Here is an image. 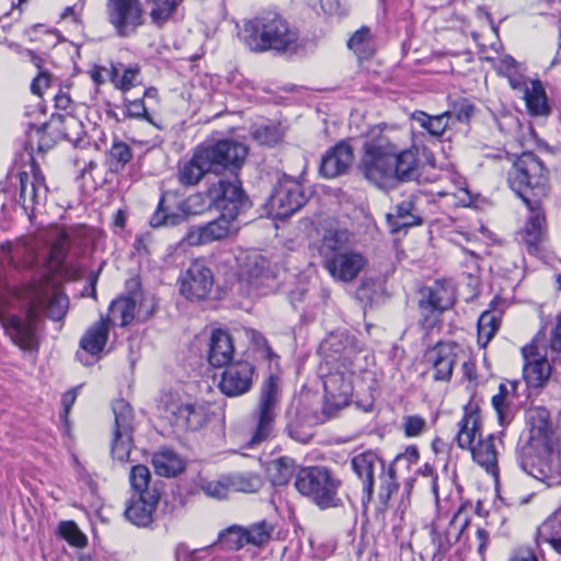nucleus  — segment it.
I'll return each instance as SVG.
<instances>
[{
    "label": "nucleus",
    "instance_id": "f257e3e1",
    "mask_svg": "<svg viewBox=\"0 0 561 561\" xmlns=\"http://www.w3.org/2000/svg\"><path fill=\"white\" fill-rule=\"evenodd\" d=\"M527 428L517 445V460L520 468L535 479L548 484L561 479L559 435L553 426L550 412L543 407L527 412Z\"/></svg>",
    "mask_w": 561,
    "mask_h": 561
},
{
    "label": "nucleus",
    "instance_id": "f03ea898",
    "mask_svg": "<svg viewBox=\"0 0 561 561\" xmlns=\"http://www.w3.org/2000/svg\"><path fill=\"white\" fill-rule=\"evenodd\" d=\"M27 302L24 318L11 316L3 321L5 333L23 351L36 352L39 346L37 322L42 314L54 321L65 318L69 300L49 277H43L27 285L23 291Z\"/></svg>",
    "mask_w": 561,
    "mask_h": 561
},
{
    "label": "nucleus",
    "instance_id": "7ed1b4c3",
    "mask_svg": "<svg viewBox=\"0 0 561 561\" xmlns=\"http://www.w3.org/2000/svg\"><path fill=\"white\" fill-rule=\"evenodd\" d=\"M241 39L254 53L286 51L296 46L298 34L278 12L267 10L244 21Z\"/></svg>",
    "mask_w": 561,
    "mask_h": 561
},
{
    "label": "nucleus",
    "instance_id": "20e7f679",
    "mask_svg": "<svg viewBox=\"0 0 561 561\" xmlns=\"http://www.w3.org/2000/svg\"><path fill=\"white\" fill-rule=\"evenodd\" d=\"M512 165L507 171L510 188L525 205L543 203L550 193L549 170L543 161L530 151L510 157Z\"/></svg>",
    "mask_w": 561,
    "mask_h": 561
},
{
    "label": "nucleus",
    "instance_id": "39448f33",
    "mask_svg": "<svg viewBox=\"0 0 561 561\" xmlns=\"http://www.w3.org/2000/svg\"><path fill=\"white\" fill-rule=\"evenodd\" d=\"M396 150V141L383 128H370L358 163V170L364 179L382 190L392 187V162Z\"/></svg>",
    "mask_w": 561,
    "mask_h": 561
},
{
    "label": "nucleus",
    "instance_id": "423d86ee",
    "mask_svg": "<svg viewBox=\"0 0 561 561\" xmlns=\"http://www.w3.org/2000/svg\"><path fill=\"white\" fill-rule=\"evenodd\" d=\"M542 341L543 336L541 337V332H539L531 343L523 347L524 377L528 386L534 388L543 386L551 375L552 367L548 356H550L552 365L561 366V313L556 318V325L551 331L550 342L543 355L539 352Z\"/></svg>",
    "mask_w": 561,
    "mask_h": 561
},
{
    "label": "nucleus",
    "instance_id": "0eeeda50",
    "mask_svg": "<svg viewBox=\"0 0 561 561\" xmlns=\"http://www.w3.org/2000/svg\"><path fill=\"white\" fill-rule=\"evenodd\" d=\"M341 481L323 466L301 468L296 473L295 488L321 510L342 505L339 497Z\"/></svg>",
    "mask_w": 561,
    "mask_h": 561
},
{
    "label": "nucleus",
    "instance_id": "6e6552de",
    "mask_svg": "<svg viewBox=\"0 0 561 561\" xmlns=\"http://www.w3.org/2000/svg\"><path fill=\"white\" fill-rule=\"evenodd\" d=\"M37 264V241L33 237H24L14 242L0 245V309L8 302L10 293L7 282L14 273L31 270Z\"/></svg>",
    "mask_w": 561,
    "mask_h": 561
},
{
    "label": "nucleus",
    "instance_id": "1a4fd4ad",
    "mask_svg": "<svg viewBox=\"0 0 561 561\" xmlns=\"http://www.w3.org/2000/svg\"><path fill=\"white\" fill-rule=\"evenodd\" d=\"M279 397V379L271 375L262 385L259 407L253 413L254 427L249 447L253 448L272 436Z\"/></svg>",
    "mask_w": 561,
    "mask_h": 561
},
{
    "label": "nucleus",
    "instance_id": "9d476101",
    "mask_svg": "<svg viewBox=\"0 0 561 561\" xmlns=\"http://www.w3.org/2000/svg\"><path fill=\"white\" fill-rule=\"evenodd\" d=\"M47 129L72 144H78L84 135L83 124L76 116L70 114L53 115L49 123L30 126L26 131L25 149L31 152L35 150L43 152L45 148L49 147V141L46 139Z\"/></svg>",
    "mask_w": 561,
    "mask_h": 561
},
{
    "label": "nucleus",
    "instance_id": "9b49d317",
    "mask_svg": "<svg viewBox=\"0 0 561 561\" xmlns=\"http://www.w3.org/2000/svg\"><path fill=\"white\" fill-rule=\"evenodd\" d=\"M201 145L215 174H221L225 171L237 174L249 154L248 147L234 139L206 141Z\"/></svg>",
    "mask_w": 561,
    "mask_h": 561
},
{
    "label": "nucleus",
    "instance_id": "f8f14e48",
    "mask_svg": "<svg viewBox=\"0 0 561 561\" xmlns=\"http://www.w3.org/2000/svg\"><path fill=\"white\" fill-rule=\"evenodd\" d=\"M455 302L453 288L442 282H435L420 290L419 310L420 325L428 331L439 321L442 313L453 307Z\"/></svg>",
    "mask_w": 561,
    "mask_h": 561
},
{
    "label": "nucleus",
    "instance_id": "ddd939ff",
    "mask_svg": "<svg viewBox=\"0 0 561 561\" xmlns=\"http://www.w3.org/2000/svg\"><path fill=\"white\" fill-rule=\"evenodd\" d=\"M307 203V196L300 182L284 175L274 186L266 202L270 216L287 218L299 210Z\"/></svg>",
    "mask_w": 561,
    "mask_h": 561
},
{
    "label": "nucleus",
    "instance_id": "4468645a",
    "mask_svg": "<svg viewBox=\"0 0 561 561\" xmlns=\"http://www.w3.org/2000/svg\"><path fill=\"white\" fill-rule=\"evenodd\" d=\"M208 196L216 209L230 218L237 219L251 207V202L238 180H219L209 186Z\"/></svg>",
    "mask_w": 561,
    "mask_h": 561
},
{
    "label": "nucleus",
    "instance_id": "2eb2a0df",
    "mask_svg": "<svg viewBox=\"0 0 561 561\" xmlns=\"http://www.w3.org/2000/svg\"><path fill=\"white\" fill-rule=\"evenodd\" d=\"M112 409L115 416V428L111 445V454L114 460L125 463L129 459L133 446V409L124 399L115 400Z\"/></svg>",
    "mask_w": 561,
    "mask_h": 561
},
{
    "label": "nucleus",
    "instance_id": "dca6fc26",
    "mask_svg": "<svg viewBox=\"0 0 561 561\" xmlns=\"http://www.w3.org/2000/svg\"><path fill=\"white\" fill-rule=\"evenodd\" d=\"M106 16L119 37H129L144 23L140 0H107Z\"/></svg>",
    "mask_w": 561,
    "mask_h": 561
},
{
    "label": "nucleus",
    "instance_id": "f3484780",
    "mask_svg": "<svg viewBox=\"0 0 561 561\" xmlns=\"http://www.w3.org/2000/svg\"><path fill=\"white\" fill-rule=\"evenodd\" d=\"M356 339L346 331H335L329 334L320 344L319 352L328 364L341 363L343 368L353 364L359 353Z\"/></svg>",
    "mask_w": 561,
    "mask_h": 561
},
{
    "label": "nucleus",
    "instance_id": "a211bd4d",
    "mask_svg": "<svg viewBox=\"0 0 561 561\" xmlns=\"http://www.w3.org/2000/svg\"><path fill=\"white\" fill-rule=\"evenodd\" d=\"M110 327L105 318L93 323L80 339L77 359L84 366L94 365L103 353L108 340Z\"/></svg>",
    "mask_w": 561,
    "mask_h": 561
},
{
    "label": "nucleus",
    "instance_id": "6ab92c4d",
    "mask_svg": "<svg viewBox=\"0 0 561 561\" xmlns=\"http://www.w3.org/2000/svg\"><path fill=\"white\" fill-rule=\"evenodd\" d=\"M236 220V218L227 217L225 214L220 213L218 218L206 225L188 228L184 241L192 247H198L222 240L238 230L234 226Z\"/></svg>",
    "mask_w": 561,
    "mask_h": 561
},
{
    "label": "nucleus",
    "instance_id": "aec40b11",
    "mask_svg": "<svg viewBox=\"0 0 561 561\" xmlns=\"http://www.w3.org/2000/svg\"><path fill=\"white\" fill-rule=\"evenodd\" d=\"M254 367L244 360L226 365L219 381L220 391L227 397H239L247 393L252 386Z\"/></svg>",
    "mask_w": 561,
    "mask_h": 561
},
{
    "label": "nucleus",
    "instance_id": "412c9836",
    "mask_svg": "<svg viewBox=\"0 0 561 561\" xmlns=\"http://www.w3.org/2000/svg\"><path fill=\"white\" fill-rule=\"evenodd\" d=\"M214 284L211 271L203 261H193L181 277L180 291L188 299L205 298Z\"/></svg>",
    "mask_w": 561,
    "mask_h": 561
},
{
    "label": "nucleus",
    "instance_id": "4be33fe9",
    "mask_svg": "<svg viewBox=\"0 0 561 561\" xmlns=\"http://www.w3.org/2000/svg\"><path fill=\"white\" fill-rule=\"evenodd\" d=\"M543 203L526 205L529 215L522 231V240L531 255H540L547 239V222L542 208Z\"/></svg>",
    "mask_w": 561,
    "mask_h": 561
},
{
    "label": "nucleus",
    "instance_id": "5701e85b",
    "mask_svg": "<svg viewBox=\"0 0 561 561\" xmlns=\"http://www.w3.org/2000/svg\"><path fill=\"white\" fill-rule=\"evenodd\" d=\"M461 353V347L455 342H440L427 351L426 359L432 364L435 381H449L451 379L454 367Z\"/></svg>",
    "mask_w": 561,
    "mask_h": 561
},
{
    "label": "nucleus",
    "instance_id": "b1692460",
    "mask_svg": "<svg viewBox=\"0 0 561 561\" xmlns=\"http://www.w3.org/2000/svg\"><path fill=\"white\" fill-rule=\"evenodd\" d=\"M367 260L362 253L348 249L325 262L323 266L333 279L351 283L365 268Z\"/></svg>",
    "mask_w": 561,
    "mask_h": 561
},
{
    "label": "nucleus",
    "instance_id": "393cba45",
    "mask_svg": "<svg viewBox=\"0 0 561 561\" xmlns=\"http://www.w3.org/2000/svg\"><path fill=\"white\" fill-rule=\"evenodd\" d=\"M354 161V151L352 146L342 140L330 148L322 157L320 173L328 179L347 173Z\"/></svg>",
    "mask_w": 561,
    "mask_h": 561
},
{
    "label": "nucleus",
    "instance_id": "a878e982",
    "mask_svg": "<svg viewBox=\"0 0 561 561\" xmlns=\"http://www.w3.org/2000/svg\"><path fill=\"white\" fill-rule=\"evenodd\" d=\"M352 469L363 482V491L370 500L374 494L375 474L385 469L383 461L371 450L363 451L352 458Z\"/></svg>",
    "mask_w": 561,
    "mask_h": 561
},
{
    "label": "nucleus",
    "instance_id": "bb28decb",
    "mask_svg": "<svg viewBox=\"0 0 561 561\" xmlns=\"http://www.w3.org/2000/svg\"><path fill=\"white\" fill-rule=\"evenodd\" d=\"M207 173H213L211 167L202 145L197 146L191 159L180 162L178 180L183 186L197 185Z\"/></svg>",
    "mask_w": 561,
    "mask_h": 561
},
{
    "label": "nucleus",
    "instance_id": "cd10ccee",
    "mask_svg": "<svg viewBox=\"0 0 561 561\" xmlns=\"http://www.w3.org/2000/svg\"><path fill=\"white\" fill-rule=\"evenodd\" d=\"M20 179V203L24 209H33L35 205L39 204L46 198L47 186L45 178L38 170L33 168L32 173H19Z\"/></svg>",
    "mask_w": 561,
    "mask_h": 561
},
{
    "label": "nucleus",
    "instance_id": "c85d7f7f",
    "mask_svg": "<svg viewBox=\"0 0 561 561\" xmlns=\"http://www.w3.org/2000/svg\"><path fill=\"white\" fill-rule=\"evenodd\" d=\"M480 425L479 405L476 401L470 400L463 407V416L458 423L459 431L456 439L460 448L471 450L476 446L477 436L479 439L481 438Z\"/></svg>",
    "mask_w": 561,
    "mask_h": 561
},
{
    "label": "nucleus",
    "instance_id": "c756f323",
    "mask_svg": "<svg viewBox=\"0 0 561 561\" xmlns=\"http://www.w3.org/2000/svg\"><path fill=\"white\" fill-rule=\"evenodd\" d=\"M391 232H400L404 228L420 226L423 222L421 213L416 206L414 196H410L398 203L392 213L387 215Z\"/></svg>",
    "mask_w": 561,
    "mask_h": 561
},
{
    "label": "nucleus",
    "instance_id": "7c9ffc66",
    "mask_svg": "<svg viewBox=\"0 0 561 561\" xmlns=\"http://www.w3.org/2000/svg\"><path fill=\"white\" fill-rule=\"evenodd\" d=\"M158 502L159 494L133 495L127 503L125 516L134 525L147 527L153 520L152 515Z\"/></svg>",
    "mask_w": 561,
    "mask_h": 561
},
{
    "label": "nucleus",
    "instance_id": "2f4dec72",
    "mask_svg": "<svg viewBox=\"0 0 561 561\" xmlns=\"http://www.w3.org/2000/svg\"><path fill=\"white\" fill-rule=\"evenodd\" d=\"M468 525L469 519L460 510L453 515L446 526L442 527L438 525L435 529L433 540L439 551L446 552L456 545Z\"/></svg>",
    "mask_w": 561,
    "mask_h": 561
},
{
    "label": "nucleus",
    "instance_id": "473e14b6",
    "mask_svg": "<svg viewBox=\"0 0 561 561\" xmlns=\"http://www.w3.org/2000/svg\"><path fill=\"white\" fill-rule=\"evenodd\" d=\"M421 161L412 150H401L397 145L392 162V187L399 182L416 181L420 178Z\"/></svg>",
    "mask_w": 561,
    "mask_h": 561
},
{
    "label": "nucleus",
    "instance_id": "72a5a7b5",
    "mask_svg": "<svg viewBox=\"0 0 561 561\" xmlns=\"http://www.w3.org/2000/svg\"><path fill=\"white\" fill-rule=\"evenodd\" d=\"M496 440L501 444L500 437L490 434L484 439L480 438L478 444L470 450L473 460L492 476H496L499 471Z\"/></svg>",
    "mask_w": 561,
    "mask_h": 561
},
{
    "label": "nucleus",
    "instance_id": "f704fd0d",
    "mask_svg": "<svg viewBox=\"0 0 561 561\" xmlns=\"http://www.w3.org/2000/svg\"><path fill=\"white\" fill-rule=\"evenodd\" d=\"M350 233L345 229H327L320 243L318 251L322 257L323 264L334 256L348 250Z\"/></svg>",
    "mask_w": 561,
    "mask_h": 561
},
{
    "label": "nucleus",
    "instance_id": "c9c22d12",
    "mask_svg": "<svg viewBox=\"0 0 561 561\" xmlns=\"http://www.w3.org/2000/svg\"><path fill=\"white\" fill-rule=\"evenodd\" d=\"M233 352L231 336L221 329L214 330L209 343V363L217 367L226 366L230 363Z\"/></svg>",
    "mask_w": 561,
    "mask_h": 561
},
{
    "label": "nucleus",
    "instance_id": "e433bc0d",
    "mask_svg": "<svg viewBox=\"0 0 561 561\" xmlns=\"http://www.w3.org/2000/svg\"><path fill=\"white\" fill-rule=\"evenodd\" d=\"M188 403L181 402L172 394H165L159 403L160 417L165 420L172 427L180 431H187L186 413Z\"/></svg>",
    "mask_w": 561,
    "mask_h": 561
},
{
    "label": "nucleus",
    "instance_id": "4c0bfd02",
    "mask_svg": "<svg viewBox=\"0 0 561 561\" xmlns=\"http://www.w3.org/2000/svg\"><path fill=\"white\" fill-rule=\"evenodd\" d=\"M536 542L538 546L548 543L561 554V508L549 515L537 528Z\"/></svg>",
    "mask_w": 561,
    "mask_h": 561
},
{
    "label": "nucleus",
    "instance_id": "58836bf2",
    "mask_svg": "<svg viewBox=\"0 0 561 561\" xmlns=\"http://www.w3.org/2000/svg\"><path fill=\"white\" fill-rule=\"evenodd\" d=\"M152 466L161 477H175L184 470V461L170 448H161L152 455Z\"/></svg>",
    "mask_w": 561,
    "mask_h": 561
},
{
    "label": "nucleus",
    "instance_id": "ea45409f",
    "mask_svg": "<svg viewBox=\"0 0 561 561\" xmlns=\"http://www.w3.org/2000/svg\"><path fill=\"white\" fill-rule=\"evenodd\" d=\"M524 100L526 107L533 116H545L550 113L546 90L540 80H533L526 89Z\"/></svg>",
    "mask_w": 561,
    "mask_h": 561
},
{
    "label": "nucleus",
    "instance_id": "a19ab883",
    "mask_svg": "<svg viewBox=\"0 0 561 561\" xmlns=\"http://www.w3.org/2000/svg\"><path fill=\"white\" fill-rule=\"evenodd\" d=\"M268 478L274 485H285L298 472L296 461L287 456L276 458L268 462L266 468Z\"/></svg>",
    "mask_w": 561,
    "mask_h": 561
},
{
    "label": "nucleus",
    "instance_id": "79ce46f5",
    "mask_svg": "<svg viewBox=\"0 0 561 561\" xmlns=\"http://www.w3.org/2000/svg\"><path fill=\"white\" fill-rule=\"evenodd\" d=\"M136 301L130 297H121L112 301L108 308V317L105 321L111 324H118L125 327L129 324L135 318Z\"/></svg>",
    "mask_w": 561,
    "mask_h": 561
},
{
    "label": "nucleus",
    "instance_id": "37998d69",
    "mask_svg": "<svg viewBox=\"0 0 561 561\" xmlns=\"http://www.w3.org/2000/svg\"><path fill=\"white\" fill-rule=\"evenodd\" d=\"M247 276L249 285L259 291L270 287V283L273 280L267 262L262 256L249 260Z\"/></svg>",
    "mask_w": 561,
    "mask_h": 561
},
{
    "label": "nucleus",
    "instance_id": "c03bdc74",
    "mask_svg": "<svg viewBox=\"0 0 561 561\" xmlns=\"http://www.w3.org/2000/svg\"><path fill=\"white\" fill-rule=\"evenodd\" d=\"M167 202L168 194L162 193L159 199V204L150 217L149 224L152 228L176 226L183 220V216L173 211Z\"/></svg>",
    "mask_w": 561,
    "mask_h": 561
},
{
    "label": "nucleus",
    "instance_id": "a18cd8bd",
    "mask_svg": "<svg viewBox=\"0 0 561 561\" xmlns=\"http://www.w3.org/2000/svg\"><path fill=\"white\" fill-rule=\"evenodd\" d=\"M347 46L358 59H368L375 53V44L370 30L366 26L357 30L353 36L348 39Z\"/></svg>",
    "mask_w": 561,
    "mask_h": 561
},
{
    "label": "nucleus",
    "instance_id": "49530a36",
    "mask_svg": "<svg viewBox=\"0 0 561 561\" xmlns=\"http://www.w3.org/2000/svg\"><path fill=\"white\" fill-rule=\"evenodd\" d=\"M345 373H331L324 380V389L327 393L335 397L347 398L352 393V371L350 366L344 368Z\"/></svg>",
    "mask_w": 561,
    "mask_h": 561
},
{
    "label": "nucleus",
    "instance_id": "de8ad7c7",
    "mask_svg": "<svg viewBox=\"0 0 561 561\" xmlns=\"http://www.w3.org/2000/svg\"><path fill=\"white\" fill-rule=\"evenodd\" d=\"M450 113L446 112L440 115L431 116L424 112H415L412 118L420 124L430 135L440 137L448 125Z\"/></svg>",
    "mask_w": 561,
    "mask_h": 561
},
{
    "label": "nucleus",
    "instance_id": "09e8293b",
    "mask_svg": "<svg viewBox=\"0 0 561 561\" xmlns=\"http://www.w3.org/2000/svg\"><path fill=\"white\" fill-rule=\"evenodd\" d=\"M151 480V472L147 466L136 465L133 466L129 472V482L134 495H150L158 494L156 490L149 489Z\"/></svg>",
    "mask_w": 561,
    "mask_h": 561
},
{
    "label": "nucleus",
    "instance_id": "8fccbe9b",
    "mask_svg": "<svg viewBox=\"0 0 561 561\" xmlns=\"http://www.w3.org/2000/svg\"><path fill=\"white\" fill-rule=\"evenodd\" d=\"M230 492L255 493L262 486L260 477L255 473H234L227 476Z\"/></svg>",
    "mask_w": 561,
    "mask_h": 561
},
{
    "label": "nucleus",
    "instance_id": "3c124183",
    "mask_svg": "<svg viewBox=\"0 0 561 561\" xmlns=\"http://www.w3.org/2000/svg\"><path fill=\"white\" fill-rule=\"evenodd\" d=\"M500 327V318L493 311H484L478 320V343L485 347Z\"/></svg>",
    "mask_w": 561,
    "mask_h": 561
},
{
    "label": "nucleus",
    "instance_id": "603ef678",
    "mask_svg": "<svg viewBox=\"0 0 561 561\" xmlns=\"http://www.w3.org/2000/svg\"><path fill=\"white\" fill-rule=\"evenodd\" d=\"M210 421V407L205 402L188 403L186 413L187 431H197Z\"/></svg>",
    "mask_w": 561,
    "mask_h": 561
},
{
    "label": "nucleus",
    "instance_id": "864d4df0",
    "mask_svg": "<svg viewBox=\"0 0 561 561\" xmlns=\"http://www.w3.org/2000/svg\"><path fill=\"white\" fill-rule=\"evenodd\" d=\"M150 19L156 25L164 24L175 12L176 0H147Z\"/></svg>",
    "mask_w": 561,
    "mask_h": 561
},
{
    "label": "nucleus",
    "instance_id": "5fc2aeb1",
    "mask_svg": "<svg viewBox=\"0 0 561 561\" xmlns=\"http://www.w3.org/2000/svg\"><path fill=\"white\" fill-rule=\"evenodd\" d=\"M110 77L111 81L115 84L117 89H119L123 92H127L138 84L139 67H127L124 69L123 75H119L118 68L112 66Z\"/></svg>",
    "mask_w": 561,
    "mask_h": 561
},
{
    "label": "nucleus",
    "instance_id": "6e6d98bb",
    "mask_svg": "<svg viewBox=\"0 0 561 561\" xmlns=\"http://www.w3.org/2000/svg\"><path fill=\"white\" fill-rule=\"evenodd\" d=\"M58 535L72 547L82 549L88 545L87 536L73 520L61 522L58 525Z\"/></svg>",
    "mask_w": 561,
    "mask_h": 561
},
{
    "label": "nucleus",
    "instance_id": "4d7b16f0",
    "mask_svg": "<svg viewBox=\"0 0 561 561\" xmlns=\"http://www.w3.org/2000/svg\"><path fill=\"white\" fill-rule=\"evenodd\" d=\"M219 540L228 549L237 551L242 549L245 545H249L245 528L237 525L230 526L222 530L219 535Z\"/></svg>",
    "mask_w": 561,
    "mask_h": 561
},
{
    "label": "nucleus",
    "instance_id": "13d9d810",
    "mask_svg": "<svg viewBox=\"0 0 561 561\" xmlns=\"http://www.w3.org/2000/svg\"><path fill=\"white\" fill-rule=\"evenodd\" d=\"M380 478V491L379 500L383 505H387L391 496L397 493L399 484L397 482V473L393 466H389L387 469L379 473Z\"/></svg>",
    "mask_w": 561,
    "mask_h": 561
},
{
    "label": "nucleus",
    "instance_id": "bf43d9fd",
    "mask_svg": "<svg viewBox=\"0 0 561 561\" xmlns=\"http://www.w3.org/2000/svg\"><path fill=\"white\" fill-rule=\"evenodd\" d=\"M245 533L247 539H249V545L260 547L271 539L273 527L263 520L245 528Z\"/></svg>",
    "mask_w": 561,
    "mask_h": 561
},
{
    "label": "nucleus",
    "instance_id": "052dcab7",
    "mask_svg": "<svg viewBox=\"0 0 561 561\" xmlns=\"http://www.w3.org/2000/svg\"><path fill=\"white\" fill-rule=\"evenodd\" d=\"M110 157L112 169L118 171L131 160L133 151L127 144L123 141H116L111 147Z\"/></svg>",
    "mask_w": 561,
    "mask_h": 561
},
{
    "label": "nucleus",
    "instance_id": "680f3d73",
    "mask_svg": "<svg viewBox=\"0 0 561 561\" xmlns=\"http://www.w3.org/2000/svg\"><path fill=\"white\" fill-rule=\"evenodd\" d=\"M252 137L260 145L273 146L282 138V133L274 125H257L252 128Z\"/></svg>",
    "mask_w": 561,
    "mask_h": 561
},
{
    "label": "nucleus",
    "instance_id": "e2e57ef3",
    "mask_svg": "<svg viewBox=\"0 0 561 561\" xmlns=\"http://www.w3.org/2000/svg\"><path fill=\"white\" fill-rule=\"evenodd\" d=\"M201 489L207 496L217 500L226 499L230 493L227 476L219 480L205 481Z\"/></svg>",
    "mask_w": 561,
    "mask_h": 561
},
{
    "label": "nucleus",
    "instance_id": "0e129e2a",
    "mask_svg": "<svg viewBox=\"0 0 561 561\" xmlns=\"http://www.w3.org/2000/svg\"><path fill=\"white\" fill-rule=\"evenodd\" d=\"M506 394H507V389L502 383V385H500L499 393L493 396V398H492V405H493L494 410L496 411L499 422L502 426L510 423L511 419H512L510 408L506 404Z\"/></svg>",
    "mask_w": 561,
    "mask_h": 561
},
{
    "label": "nucleus",
    "instance_id": "69168bd1",
    "mask_svg": "<svg viewBox=\"0 0 561 561\" xmlns=\"http://www.w3.org/2000/svg\"><path fill=\"white\" fill-rule=\"evenodd\" d=\"M404 433L409 437L419 436L425 430V421L419 415L408 416L404 420Z\"/></svg>",
    "mask_w": 561,
    "mask_h": 561
},
{
    "label": "nucleus",
    "instance_id": "338daca9",
    "mask_svg": "<svg viewBox=\"0 0 561 561\" xmlns=\"http://www.w3.org/2000/svg\"><path fill=\"white\" fill-rule=\"evenodd\" d=\"M125 114L130 118H145L147 116V108L142 100H126Z\"/></svg>",
    "mask_w": 561,
    "mask_h": 561
},
{
    "label": "nucleus",
    "instance_id": "774afa93",
    "mask_svg": "<svg viewBox=\"0 0 561 561\" xmlns=\"http://www.w3.org/2000/svg\"><path fill=\"white\" fill-rule=\"evenodd\" d=\"M495 69L502 76H507L510 72H514L519 69V64L511 55H504L499 58L495 65Z\"/></svg>",
    "mask_w": 561,
    "mask_h": 561
}]
</instances>
